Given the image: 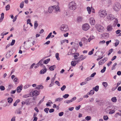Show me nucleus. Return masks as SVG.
Here are the masks:
<instances>
[{"mask_svg":"<svg viewBox=\"0 0 121 121\" xmlns=\"http://www.w3.org/2000/svg\"><path fill=\"white\" fill-rule=\"evenodd\" d=\"M85 119L87 121L90 120L91 119V117L90 116H87L85 118Z\"/></svg>","mask_w":121,"mask_h":121,"instance_id":"obj_39","label":"nucleus"},{"mask_svg":"<svg viewBox=\"0 0 121 121\" xmlns=\"http://www.w3.org/2000/svg\"><path fill=\"white\" fill-rule=\"evenodd\" d=\"M87 9L89 14H90L91 13V10L90 8L89 7H88L87 8Z\"/></svg>","mask_w":121,"mask_h":121,"instance_id":"obj_32","label":"nucleus"},{"mask_svg":"<svg viewBox=\"0 0 121 121\" xmlns=\"http://www.w3.org/2000/svg\"><path fill=\"white\" fill-rule=\"evenodd\" d=\"M107 30L109 31H111L112 29V26L110 25L107 27Z\"/></svg>","mask_w":121,"mask_h":121,"instance_id":"obj_17","label":"nucleus"},{"mask_svg":"<svg viewBox=\"0 0 121 121\" xmlns=\"http://www.w3.org/2000/svg\"><path fill=\"white\" fill-rule=\"evenodd\" d=\"M96 102L98 103V104H100V103H101L102 101L101 100L98 99H96Z\"/></svg>","mask_w":121,"mask_h":121,"instance_id":"obj_53","label":"nucleus"},{"mask_svg":"<svg viewBox=\"0 0 121 121\" xmlns=\"http://www.w3.org/2000/svg\"><path fill=\"white\" fill-rule=\"evenodd\" d=\"M91 79V77H88L87 78L85 79V81H89Z\"/></svg>","mask_w":121,"mask_h":121,"instance_id":"obj_50","label":"nucleus"},{"mask_svg":"<svg viewBox=\"0 0 121 121\" xmlns=\"http://www.w3.org/2000/svg\"><path fill=\"white\" fill-rule=\"evenodd\" d=\"M77 20L78 22H80L82 20V18L81 17H78L77 18Z\"/></svg>","mask_w":121,"mask_h":121,"instance_id":"obj_34","label":"nucleus"},{"mask_svg":"<svg viewBox=\"0 0 121 121\" xmlns=\"http://www.w3.org/2000/svg\"><path fill=\"white\" fill-rule=\"evenodd\" d=\"M15 121V117L13 116L11 120V121Z\"/></svg>","mask_w":121,"mask_h":121,"instance_id":"obj_61","label":"nucleus"},{"mask_svg":"<svg viewBox=\"0 0 121 121\" xmlns=\"http://www.w3.org/2000/svg\"><path fill=\"white\" fill-rule=\"evenodd\" d=\"M104 36L105 37H107L108 36V33H104L103 34Z\"/></svg>","mask_w":121,"mask_h":121,"instance_id":"obj_59","label":"nucleus"},{"mask_svg":"<svg viewBox=\"0 0 121 121\" xmlns=\"http://www.w3.org/2000/svg\"><path fill=\"white\" fill-rule=\"evenodd\" d=\"M42 67L43 69H42L40 71L39 73L40 74H43L45 73L47 71V69L45 66L43 65Z\"/></svg>","mask_w":121,"mask_h":121,"instance_id":"obj_6","label":"nucleus"},{"mask_svg":"<svg viewBox=\"0 0 121 121\" xmlns=\"http://www.w3.org/2000/svg\"><path fill=\"white\" fill-rule=\"evenodd\" d=\"M54 9V8L53 6H50L48 9V12L50 13H52L53 10Z\"/></svg>","mask_w":121,"mask_h":121,"instance_id":"obj_12","label":"nucleus"},{"mask_svg":"<svg viewBox=\"0 0 121 121\" xmlns=\"http://www.w3.org/2000/svg\"><path fill=\"white\" fill-rule=\"evenodd\" d=\"M117 56H115L112 57V59H111V60L112 61L115 60Z\"/></svg>","mask_w":121,"mask_h":121,"instance_id":"obj_63","label":"nucleus"},{"mask_svg":"<svg viewBox=\"0 0 121 121\" xmlns=\"http://www.w3.org/2000/svg\"><path fill=\"white\" fill-rule=\"evenodd\" d=\"M43 61V60L42 59H41L39 61V62L38 63V64L39 65H40L41 67H42V66L43 65V64L42 63Z\"/></svg>","mask_w":121,"mask_h":121,"instance_id":"obj_22","label":"nucleus"},{"mask_svg":"<svg viewBox=\"0 0 121 121\" xmlns=\"http://www.w3.org/2000/svg\"><path fill=\"white\" fill-rule=\"evenodd\" d=\"M40 94V92L38 91L37 90H35L32 92L33 95V96H37Z\"/></svg>","mask_w":121,"mask_h":121,"instance_id":"obj_9","label":"nucleus"},{"mask_svg":"<svg viewBox=\"0 0 121 121\" xmlns=\"http://www.w3.org/2000/svg\"><path fill=\"white\" fill-rule=\"evenodd\" d=\"M24 6V2L23 1H22L20 5V8L22 9V8Z\"/></svg>","mask_w":121,"mask_h":121,"instance_id":"obj_35","label":"nucleus"},{"mask_svg":"<svg viewBox=\"0 0 121 121\" xmlns=\"http://www.w3.org/2000/svg\"><path fill=\"white\" fill-rule=\"evenodd\" d=\"M17 15L15 17H14V18H13V22H14L15 21H16V20L17 19Z\"/></svg>","mask_w":121,"mask_h":121,"instance_id":"obj_57","label":"nucleus"},{"mask_svg":"<svg viewBox=\"0 0 121 121\" xmlns=\"http://www.w3.org/2000/svg\"><path fill=\"white\" fill-rule=\"evenodd\" d=\"M121 8V6L119 3H117L113 7L114 10L116 11H118Z\"/></svg>","mask_w":121,"mask_h":121,"instance_id":"obj_4","label":"nucleus"},{"mask_svg":"<svg viewBox=\"0 0 121 121\" xmlns=\"http://www.w3.org/2000/svg\"><path fill=\"white\" fill-rule=\"evenodd\" d=\"M96 74V73L95 72H94L91 74V75L90 77H93Z\"/></svg>","mask_w":121,"mask_h":121,"instance_id":"obj_62","label":"nucleus"},{"mask_svg":"<svg viewBox=\"0 0 121 121\" xmlns=\"http://www.w3.org/2000/svg\"><path fill=\"white\" fill-rule=\"evenodd\" d=\"M64 113L63 112H61L59 113V116L60 117L62 116L63 115Z\"/></svg>","mask_w":121,"mask_h":121,"instance_id":"obj_56","label":"nucleus"},{"mask_svg":"<svg viewBox=\"0 0 121 121\" xmlns=\"http://www.w3.org/2000/svg\"><path fill=\"white\" fill-rule=\"evenodd\" d=\"M76 99V97H73L71 99H70L71 101H72V102L73 101H74Z\"/></svg>","mask_w":121,"mask_h":121,"instance_id":"obj_60","label":"nucleus"},{"mask_svg":"<svg viewBox=\"0 0 121 121\" xmlns=\"http://www.w3.org/2000/svg\"><path fill=\"white\" fill-rule=\"evenodd\" d=\"M87 83V82L86 81L85 82H82L80 83V85L81 86H82V85H83Z\"/></svg>","mask_w":121,"mask_h":121,"instance_id":"obj_48","label":"nucleus"},{"mask_svg":"<svg viewBox=\"0 0 121 121\" xmlns=\"http://www.w3.org/2000/svg\"><path fill=\"white\" fill-rule=\"evenodd\" d=\"M90 26L87 23L84 24L82 26V29L83 30L85 31H86L89 28Z\"/></svg>","mask_w":121,"mask_h":121,"instance_id":"obj_5","label":"nucleus"},{"mask_svg":"<svg viewBox=\"0 0 121 121\" xmlns=\"http://www.w3.org/2000/svg\"><path fill=\"white\" fill-rule=\"evenodd\" d=\"M121 32V30H118L116 31V33L117 34H118Z\"/></svg>","mask_w":121,"mask_h":121,"instance_id":"obj_52","label":"nucleus"},{"mask_svg":"<svg viewBox=\"0 0 121 121\" xmlns=\"http://www.w3.org/2000/svg\"><path fill=\"white\" fill-rule=\"evenodd\" d=\"M72 102L71 100H67L64 101V102L65 103L69 104Z\"/></svg>","mask_w":121,"mask_h":121,"instance_id":"obj_45","label":"nucleus"},{"mask_svg":"<svg viewBox=\"0 0 121 121\" xmlns=\"http://www.w3.org/2000/svg\"><path fill=\"white\" fill-rule=\"evenodd\" d=\"M59 54L57 53H56V57L57 60H60V58L59 57Z\"/></svg>","mask_w":121,"mask_h":121,"instance_id":"obj_33","label":"nucleus"},{"mask_svg":"<svg viewBox=\"0 0 121 121\" xmlns=\"http://www.w3.org/2000/svg\"><path fill=\"white\" fill-rule=\"evenodd\" d=\"M63 99V98H59L56 99L55 100V102L60 101L62 100Z\"/></svg>","mask_w":121,"mask_h":121,"instance_id":"obj_23","label":"nucleus"},{"mask_svg":"<svg viewBox=\"0 0 121 121\" xmlns=\"http://www.w3.org/2000/svg\"><path fill=\"white\" fill-rule=\"evenodd\" d=\"M43 88V86L42 85H37L35 87V89H42Z\"/></svg>","mask_w":121,"mask_h":121,"instance_id":"obj_13","label":"nucleus"},{"mask_svg":"<svg viewBox=\"0 0 121 121\" xmlns=\"http://www.w3.org/2000/svg\"><path fill=\"white\" fill-rule=\"evenodd\" d=\"M60 30L66 32L69 30V28L67 25L66 24L62 25L60 28Z\"/></svg>","mask_w":121,"mask_h":121,"instance_id":"obj_3","label":"nucleus"},{"mask_svg":"<svg viewBox=\"0 0 121 121\" xmlns=\"http://www.w3.org/2000/svg\"><path fill=\"white\" fill-rule=\"evenodd\" d=\"M76 61H72L71 62V65L73 66H75L76 64L75 63Z\"/></svg>","mask_w":121,"mask_h":121,"instance_id":"obj_36","label":"nucleus"},{"mask_svg":"<svg viewBox=\"0 0 121 121\" xmlns=\"http://www.w3.org/2000/svg\"><path fill=\"white\" fill-rule=\"evenodd\" d=\"M99 15L100 17H104L107 14V12L104 10L101 9L99 12Z\"/></svg>","mask_w":121,"mask_h":121,"instance_id":"obj_2","label":"nucleus"},{"mask_svg":"<svg viewBox=\"0 0 121 121\" xmlns=\"http://www.w3.org/2000/svg\"><path fill=\"white\" fill-rule=\"evenodd\" d=\"M50 58H48L47 60H45L43 61V63L45 64H47L50 61Z\"/></svg>","mask_w":121,"mask_h":121,"instance_id":"obj_24","label":"nucleus"},{"mask_svg":"<svg viewBox=\"0 0 121 121\" xmlns=\"http://www.w3.org/2000/svg\"><path fill=\"white\" fill-rule=\"evenodd\" d=\"M7 100L8 103H12V101L13 100V99L12 98L10 97Z\"/></svg>","mask_w":121,"mask_h":121,"instance_id":"obj_27","label":"nucleus"},{"mask_svg":"<svg viewBox=\"0 0 121 121\" xmlns=\"http://www.w3.org/2000/svg\"><path fill=\"white\" fill-rule=\"evenodd\" d=\"M104 119L105 120H107L108 118V117L107 116H104Z\"/></svg>","mask_w":121,"mask_h":121,"instance_id":"obj_54","label":"nucleus"},{"mask_svg":"<svg viewBox=\"0 0 121 121\" xmlns=\"http://www.w3.org/2000/svg\"><path fill=\"white\" fill-rule=\"evenodd\" d=\"M69 96V95L68 94H65L63 96V97L65 99L67 98Z\"/></svg>","mask_w":121,"mask_h":121,"instance_id":"obj_38","label":"nucleus"},{"mask_svg":"<svg viewBox=\"0 0 121 121\" xmlns=\"http://www.w3.org/2000/svg\"><path fill=\"white\" fill-rule=\"evenodd\" d=\"M38 22L37 21H36L35 22H34V29H36L37 27L38 26Z\"/></svg>","mask_w":121,"mask_h":121,"instance_id":"obj_15","label":"nucleus"},{"mask_svg":"<svg viewBox=\"0 0 121 121\" xmlns=\"http://www.w3.org/2000/svg\"><path fill=\"white\" fill-rule=\"evenodd\" d=\"M106 69V67L105 66H104L103 69L101 70L100 72L102 73H104Z\"/></svg>","mask_w":121,"mask_h":121,"instance_id":"obj_40","label":"nucleus"},{"mask_svg":"<svg viewBox=\"0 0 121 121\" xmlns=\"http://www.w3.org/2000/svg\"><path fill=\"white\" fill-rule=\"evenodd\" d=\"M113 50V49H110L109 50L108 53V55H109L110 54H111V53L112 52Z\"/></svg>","mask_w":121,"mask_h":121,"instance_id":"obj_51","label":"nucleus"},{"mask_svg":"<svg viewBox=\"0 0 121 121\" xmlns=\"http://www.w3.org/2000/svg\"><path fill=\"white\" fill-rule=\"evenodd\" d=\"M104 63V60L102 59L100 60L99 62V65H101Z\"/></svg>","mask_w":121,"mask_h":121,"instance_id":"obj_31","label":"nucleus"},{"mask_svg":"<svg viewBox=\"0 0 121 121\" xmlns=\"http://www.w3.org/2000/svg\"><path fill=\"white\" fill-rule=\"evenodd\" d=\"M82 41H83V42L86 44L88 42L87 39L85 37H84L82 38Z\"/></svg>","mask_w":121,"mask_h":121,"instance_id":"obj_21","label":"nucleus"},{"mask_svg":"<svg viewBox=\"0 0 121 121\" xmlns=\"http://www.w3.org/2000/svg\"><path fill=\"white\" fill-rule=\"evenodd\" d=\"M49 109L48 108H46L44 109V111L46 113H47L48 112V111L49 110Z\"/></svg>","mask_w":121,"mask_h":121,"instance_id":"obj_49","label":"nucleus"},{"mask_svg":"<svg viewBox=\"0 0 121 121\" xmlns=\"http://www.w3.org/2000/svg\"><path fill=\"white\" fill-rule=\"evenodd\" d=\"M115 112L114 110H112L111 111L109 112V114H112Z\"/></svg>","mask_w":121,"mask_h":121,"instance_id":"obj_58","label":"nucleus"},{"mask_svg":"<svg viewBox=\"0 0 121 121\" xmlns=\"http://www.w3.org/2000/svg\"><path fill=\"white\" fill-rule=\"evenodd\" d=\"M10 55L9 53H7L5 56L7 58H9L10 57Z\"/></svg>","mask_w":121,"mask_h":121,"instance_id":"obj_46","label":"nucleus"},{"mask_svg":"<svg viewBox=\"0 0 121 121\" xmlns=\"http://www.w3.org/2000/svg\"><path fill=\"white\" fill-rule=\"evenodd\" d=\"M22 89V87L19 86L17 88V92L20 93Z\"/></svg>","mask_w":121,"mask_h":121,"instance_id":"obj_11","label":"nucleus"},{"mask_svg":"<svg viewBox=\"0 0 121 121\" xmlns=\"http://www.w3.org/2000/svg\"><path fill=\"white\" fill-rule=\"evenodd\" d=\"M55 83L58 86H60V84L59 82L57 81H55Z\"/></svg>","mask_w":121,"mask_h":121,"instance_id":"obj_55","label":"nucleus"},{"mask_svg":"<svg viewBox=\"0 0 121 121\" xmlns=\"http://www.w3.org/2000/svg\"><path fill=\"white\" fill-rule=\"evenodd\" d=\"M95 27L96 29L99 31L103 30L104 28L103 27L101 26L99 24H97L96 25Z\"/></svg>","mask_w":121,"mask_h":121,"instance_id":"obj_7","label":"nucleus"},{"mask_svg":"<svg viewBox=\"0 0 121 121\" xmlns=\"http://www.w3.org/2000/svg\"><path fill=\"white\" fill-rule=\"evenodd\" d=\"M10 8V5L9 4L7 5L5 7V9L6 11H8L9 10Z\"/></svg>","mask_w":121,"mask_h":121,"instance_id":"obj_28","label":"nucleus"},{"mask_svg":"<svg viewBox=\"0 0 121 121\" xmlns=\"http://www.w3.org/2000/svg\"><path fill=\"white\" fill-rule=\"evenodd\" d=\"M78 44L75 43L74 45V48L75 49H77L78 48Z\"/></svg>","mask_w":121,"mask_h":121,"instance_id":"obj_42","label":"nucleus"},{"mask_svg":"<svg viewBox=\"0 0 121 121\" xmlns=\"http://www.w3.org/2000/svg\"><path fill=\"white\" fill-rule=\"evenodd\" d=\"M117 63H114V65H113V66L111 68V69L112 70L114 69L115 68V66L117 65Z\"/></svg>","mask_w":121,"mask_h":121,"instance_id":"obj_37","label":"nucleus"},{"mask_svg":"<svg viewBox=\"0 0 121 121\" xmlns=\"http://www.w3.org/2000/svg\"><path fill=\"white\" fill-rule=\"evenodd\" d=\"M102 85L105 88L106 87L108 86V83L106 82H103L102 83Z\"/></svg>","mask_w":121,"mask_h":121,"instance_id":"obj_29","label":"nucleus"},{"mask_svg":"<svg viewBox=\"0 0 121 121\" xmlns=\"http://www.w3.org/2000/svg\"><path fill=\"white\" fill-rule=\"evenodd\" d=\"M54 110L53 109H51L49 110V112L50 113L53 112L54 111Z\"/></svg>","mask_w":121,"mask_h":121,"instance_id":"obj_64","label":"nucleus"},{"mask_svg":"<svg viewBox=\"0 0 121 121\" xmlns=\"http://www.w3.org/2000/svg\"><path fill=\"white\" fill-rule=\"evenodd\" d=\"M5 87L3 86H0V89L1 91H4L5 90Z\"/></svg>","mask_w":121,"mask_h":121,"instance_id":"obj_44","label":"nucleus"},{"mask_svg":"<svg viewBox=\"0 0 121 121\" xmlns=\"http://www.w3.org/2000/svg\"><path fill=\"white\" fill-rule=\"evenodd\" d=\"M116 42L115 43V46L116 47L119 44V41L118 39H116L115 40Z\"/></svg>","mask_w":121,"mask_h":121,"instance_id":"obj_25","label":"nucleus"},{"mask_svg":"<svg viewBox=\"0 0 121 121\" xmlns=\"http://www.w3.org/2000/svg\"><path fill=\"white\" fill-rule=\"evenodd\" d=\"M89 20L90 23L91 25H94V24L95 20L93 18H91Z\"/></svg>","mask_w":121,"mask_h":121,"instance_id":"obj_10","label":"nucleus"},{"mask_svg":"<svg viewBox=\"0 0 121 121\" xmlns=\"http://www.w3.org/2000/svg\"><path fill=\"white\" fill-rule=\"evenodd\" d=\"M69 6L70 9L73 10H75L77 7L76 4L74 1L70 2Z\"/></svg>","mask_w":121,"mask_h":121,"instance_id":"obj_1","label":"nucleus"},{"mask_svg":"<svg viewBox=\"0 0 121 121\" xmlns=\"http://www.w3.org/2000/svg\"><path fill=\"white\" fill-rule=\"evenodd\" d=\"M66 88V86L65 85H64L61 88V91H63Z\"/></svg>","mask_w":121,"mask_h":121,"instance_id":"obj_43","label":"nucleus"},{"mask_svg":"<svg viewBox=\"0 0 121 121\" xmlns=\"http://www.w3.org/2000/svg\"><path fill=\"white\" fill-rule=\"evenodd\" d=\"M1 17L0 19V22L2 21L3 20L4 17V13H2L1 14Z\"/></svg>","mask_w":121,"mask_h":121,"instance_id":"obj_19","label":"nucleus"},{"mask_svg":"<svg viewBox=\"0 0 121 121\" xmlns=\"http://www.w3.org/2000/svg\"><path fill=\"white\" fill-rule=\"evenodd\" d=\"M53 7L54 8V9H55L56 11H58L59 10V7L58 5L57 6L54 5L53 6Z\"/></svg>","mask_w":121,"mask_h":121,"instance_id":"obj_14","label":"nucleus"},{"mask_svg":"<svg viewBox=\"0 0 121 121\" xmlns=\"http://www.w3.org/2000/svg\"><path fill=\"white\" fill-rule=\"evenodd\" d=\"M44 98L45 96H44L43 98L40 100V101L39 102L38 104L39 105H40V104L42 103V102L43 101Z\"/></svg>","mask_w":121,"mask_h":121,"instance_id":"obj_41","label":"nucleus"},{"mask_svg":"<svg viewBox=\"0 0 121 121\" xmlns=\"http://www.w3.org/2000/svg\"><path fill=\"white\" fill-rule=\"evenodd\" d=\"M94 93V91L93 90H91L90 91L89 93H88L87 95H92Z\"/></svg>","mask_w":121,"mask_h":121,"instance_id":"obj_16","label":"nucleus"},{"mask_svg":"<svg viewBox=\"0 0 121 121\" xmlns=\"http://www.w3.org/2000/svg\"><path fill=\"white\" fill-rule=\"evenodd\" d=\"M99 88V86H97L93 88V90H95V91H98Z\"/></svg>","mask_w":121,"mask_h":121,"instance_id":"obj_18","label":"nucleus"},{"mask_svg":"<svg viewBox=\"0 0 121 121\" xmlns=\"http://www.w3.org/2000/svg\"><path fill=\"white\" fill-rule=\"evenodd\" d=\"M15 40L13 39L12 42L11 43V46H13L14 45L15 42Z\"/></svg>","mask_w":121,"mask_h":121,"instance_id":"obj_47","label":"nucleus"},{"mask_svg":"<svg viewBox=\"0 0 121 121\" xmlns=\"http://www.w3.org/2000/svg\"><path fill=\"white\" fill-rule=\"evenodd\" d=\"M20 101L19 99H18L13 104V106H16L17 103L19 102Z\"/></svg>","mask_w":121,"mask_h":121,"instance_id":"obj_26","label":"nucleus"},{"mask_svg":"<svg viewBox=\"0 0 121 121\" xmlns=\"http://www.w3.org/2000/svg\"><path fill=\"white\" fill-rule=\"evenodd\" d=\"M107 18L109 20H112L115 18L114 16L111 14H108Z\"/></svg>","mask_w":121,"mask_h":121,"instance_id":"obj_8","label":"nucleus"},{"mask_svg":"<svg viewBox=\"0 0 121 121\" xmlns=\"http://www.w3.org/2000/svg\"><path fill=\"white\" fill-rule=\"evenodd\" d=\"M56 68V66L55 65H54L51 66L49 68V69L50 70H53Z\"/></svg>","mask_w":121,"mask_h":121,"instance_id":"obj_20","label":"nucleus"},{"mask_svg":"<svg viewBox=\"0 0 121 121\" xmlns=\"http://www.w3.org/2000/svg\"><path fill=\"white\" fill-rule=\"evenodd\" d=\"M117 100L116 98L115 97H113L111 99L112 101L114 102H116L117 101Z\"/></svg>","mask_w":121,"mask_h":121,"instance_id":"obj_30","label":"nucleus"}]
</instances>
